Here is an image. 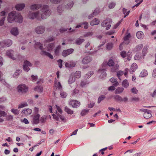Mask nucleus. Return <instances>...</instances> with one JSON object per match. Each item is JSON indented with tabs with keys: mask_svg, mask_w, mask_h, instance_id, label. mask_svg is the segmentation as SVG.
<instances>
[{
	"mask_svg": "<svg viewBox=\"0 0 156 156\" xmlns=\"http://www.w3.org/2000/svg\"><path fill=\"white\" fill-rule=\"evenodd\" d=\"M51 11L48 9V6L43 5L42 9L35 12L29 11L28 17L31 20L36 19L38 20L45 19L51 14Z\"/></svg>",
	"mask_w": 156,
	"mask_h": 156,
	"instance_id": "f257e3e1",
	"label": "nucleus"
},
{
	"mask_svg": "<svg viewBox=\"0 0 156 156\" xmlns=\"http://www.w3.org/2000/svg\"><path fill=\"white\" fill-rule=\"evenodd\" d=\"M35 47H38L41 51V53L42 55L48 57L51 59H53V57L49 52L52 50L55 45L54 43H50L47 44L45 43L44 45L45 48H44L43 45L39 42H36L35 44Z\"/></svg>",
	"mask_w": 156,
	"mask_h": 156,
	"instance_id": "f03ea898",
	"label": "nucleus"
},
{
	"mask_svg": "<svg viewBox=\"0 0 156 156\" xmlns=\"http://www.w3.org/2000/svg\"><path fill=\"white\" fill-rule=\"evenodd\" d=\"M17 13L15 11H12L9 13L7 17V20L8 22L12 23L16 19Z\"/></svg>",
	"mask_w": 156,
	"mask_h": 156,
	"instance_id": "7ed1b4c3",
	"label": "nucleus"
},
{
	"mask_svg": "<svg viewBox=\"0 0 156 156\" xmlns=\"http://www.w3.org/2000/svg\"><path fill=\"white\" fill-rule=\"evenodd\" d=\"M105 64H102V68L100 69L98 71V74L100 76L101 79L104 78L106 76V73L105 72L106 68L105 67Z\"/></svg>",
	"mask_w": 156,
	"mask_h": 156,
	"instance_id": "20e7f679",
	"label": "nucleus"
},
{
	"mask_svg": "<svg viewBox=\"0 0 156 156\" xmlns=\"http://www.w3.org/2000/svg\"><path fill=\"white\" fill-rule=\"evenodd\" d=\"M17 89L19 92L24 93L27 92L28 90V87L24 84L19 85L17 87Z\"/></svg>",
	"mask_w": 156,
	"mask_h": 156,
	"instance_id": "39448f33",
	"label": "nucleus"
},
{
	"mask_svg": "<svg viewBox=\"0 0 156 156\" xmlns=\"http://www.w3.org/2000/svg\"><path fill=\"white\" fill-rule=\"evenodd\" d=\"M111 22L110 19H107L102 22L101 26L102 27H105L106 30H108L111 27Z\"/></svg>",
	"mask_w": 156,
	"mask_h": 156,
	"instance_id": "423d86ee",
	"label": "nucleus"
},
{
	"mask_svg": "<svg viewBox=\"0 0 156 156\" xmlns=\"http://www.w3.org/2000/svg\"><path fill=\"white\" fill-rule=\"evenodd\" d=\"M131 37V36L130 33H127L126 34L124 38V41L122 43L120 44L119 46V48L120 50H121L122 49L121 48V46H122L123 44H128L130 43V39Z\"/></svg>",
	"mask_w": 156,
	"mask_h": 156,
	"instance_id": "0eeeda50",
	"label": "nucleus"
},
{
	"mask_svg": "<svg viewBox=\"0 0 156 156\" xmlns=\"http://www.w3.org/2000/svg\"><path fill=\"white\" fill-rule=\"evenodd\" d=\"M6 55L9 58L13 60H16L17 58V55L15 54L14 51L12 50H8L7 51Z\"/></svg>",
	"mask_w": 156,
	"mask_h": 156,
	"instance_id": "6e6552de",
	"label": "nucleus"
},
{
	"mask_svg": "<svg viewBox=\"0 0 156 156\" xmlns=\"http://www.w3.org/2000/svg\"><path fill=\"white\" fill-rule=\"evenodd\" d=\"M140 111L144 112V116L145 119H149L152 116L151 112L150 110L142 108L140 109Z\"/></svg>",
	"mask_w": 156,
	"mask_h": 156,
	"instance_id": "1a4fd4ad",
	"label": "nucleus"
},
{
	"mask_svg": "<svg viewBox=\"0 0 156 156\" xmlns=\"http://www.w3.org/2000/svg\"><path fill=\"white\" fill-rule=\"evenodd\" d=\"M120 55L123 58L127 57V59L128 60H130L132 56V52L130 51H129L127 54L125 51H123L121 52Z\"/></svg>",
	"mask_w": 156,
	"mask_h": 156,
	"instance_id": "9d476101",
	"label": "nucleus"
},
{
	"mask_svg": "<svg viewBox=\"0 0 156 156\" xmlns=\"http://www.w3.org/2000/svg\"><path fill=\"white\" fill-rule=\"evenodd\" d=\"M41 115L38 113L34 114L32 119V122L34 124H37L40 122Z\"/></svg>",
	"mask_w": 156,
	"mask_h": 156,
	"instance_id": "9b49d317",
	"label": "nucleus"
},
{
	"mask_svg": "<svg viewBox=\"0 0 156 156\" xmlns=\"http://www.w3.org/2000/svg\"><path fill=\"white\" fill-rule=\"evenodd\" d=\"M32 64L29 61L25 60L23 66L24 70L26 72H28L30 70V67L32 66Z\"/></svg>",
	"mask_w": 156,
	"mask_h": 156,
	"instance_id": "f8f14e48",
	"label": "nucleus"
},
{
	"mask_svg": "<svg viewBox=\"0 0 156 156\" xmlns=\"http://www.w3.org/2000/svg\"><path fill=\"white\" fill-rule=\"evenodd\" d=\"M69 104L72 107L76 108L79 107L80 105V103L76 100H72L69 102Z\"/></svg>",
	"mask_w": 156,
	"mask_h": 156,
	"instance_id": "ddd939ff",
	"label": "nucleus"
},
{
	"mask_svg": "<svg viewBox=\"0 0 156 156\" xmlns=\"http://www.w3.org/2000/svg\"><path fill=\"white\" fill-rule=\"evenodd\" d=\"M44 31V27L42 26L37 27L35 29V31L36 33L38 34L43 33Z\"/></svg>",
	"mask_w": 156,
	"mask_h": 156,
	"instance_id": "4468645a",
	"label": "nucleus"
},
{
	"mask_svg": "<svg viewBox=\"0 0 156 156\" xmlns=\"http://www.w3.org/2000/svg\"><path fill=\"white\" fill-rule=\"evenodd\" d=\"M25 6L24 3H19L16 5L15 8L16 9L19 11H20L23 9Z\"/></svg>",
	"mask_w": 156,
	"mask_h": 156,
	"instance_id": "2eb2a0df",
	"label": "nucleus"
},
{
	"mask_svg": "<svg viewBox=\"0 0 156 156\" xmlns=\"http://www.w3.org/2000/svg\"><path fill=\"white\" fill-rule=\"evenodd\" d=\"M73 51V49L72 48L64 50L62 52V55L63 56L65 57L69 55L72 54Z\"/></svg>",
	"mask_w": 156,
	"mask_h": 156,
	"instance_id": "dca6fc26",
	"label": "nucleus"
},
{
	"mask_svg": "<svg viewBox=\"0 0 156 156\" xmlns=\"http://www.w3.org/2000/svg\"><path fill=\"white\" fill-rule=\"evenodd\" d=\"M43 6H42L41 4H34L31 5L30 8L31 10L34 11L37 10L41 7L42 8Z\"/></svg>",
	"mask_w": 156,
	"mask_h": 156,
	"instance_id": "f3484780",
	"label": "nucleus"
},
{
	"mask_svg": "<svg viewBox=\"0 0 156 156\" xmlns=\"http://www.w3.org/2000/svg\"><path fill=\"white\" fill-rule=\"evenodd\" d=\"M92 60L91 58L89 56L85 57L82 60V62L83 64H86L90 62Z\"/></svg>",
	"mask_w": 156,
	"mask_h": 156,
	"instance_id": "a211bd4d",
	"label": "nucleus"
},
{
	"mask_svg": "<svg viewBox=\"0 0 156 156\" xmlns=\"http://www.w3.org/2000/svg\"><path fill=\"white\" fill-rule=\"evenodd\" d=\"M0 81L2 82L6 87H9V85L8 84L5 80V78L3 76V73L0 71Z\"/></svg>",
	"mask_w": 156,
	"mask_h": 156,
	"instance_id": "6ab92c4d",
	"label": "nucleus"
},
{
	"mask_svg": "<svg viewBox=\"0 0 156 156\" xmlns=\"http://www.w3.org/2000/svg\"><path fill=\"white\" fill-rule=\"evenodd\" d=\"M23 18L22 15L19 13H17L15 22L19 23H21L23 21Z\"/></svg>",
	"mask_w": 156,
	"mask_h": 156,
	"instance_id": "aec40b11",
	"label": "nucleus"
},
{
	"mask_svg": "<svg viewBox=\"0 0 156 156\" xmlns=\"http://www.w3.org/2000/svg\"><path fill=\"white\" fill-rule=\"evenodd\" d=\"M137 68V66L135 63H133L132 65L129 70V72L131 74H132L135 72Z\"/></svg>",
	"mask_w": 156,
	"mask_h": 156,
	"instance_id": "412c9836",
	"label": "nucleus"
},
{
	"mask_svg": "<svg viewBox=\"0 0 156 156\" xmlns=\"http://www.w3.org/2000/svg\"><path fill=\"white\" fill-rule=\"evenodd\" d=\"M2 43L4 44L5 47H8L10 46L12 44V41L10 39L4 40Z\"/></svg>",
	"mask_w": 156,
	"mask_h": 156,
	"instance_id": "4be33fe9",
	"label": "nucleus"
},
{
	"mask_svg": "<svg viewBox=\"0 0 156 156\" xmlns=\"http://www.w3.org/2000/svg\"><path fill=\"white\" fill-rule=\"evenodd\" d=\"M10 32L11 34L15 36L18 35L19 34L18 29L16 27L12 28Z\"/></svg>",
	"mask_w": 156,
	"mask_h": 156,
	"instance_id": "5701e85b",
	"label": "nucleus"
},
{
	"mask_svg": "<svg viewBox=\"0 0 156 156\" xmlns=\"http://www.w3.org/2000/svg\"><path fill=\"white\" fill-rule=\"evenodd\" d=\"M76 65L75 62H70L69 63L66 62L65 63V66L68 68L74 67Z\"/></svg>",
	"mask_w": 156,
	"mask_h": 156,
	"instance_id": "b1692460",
	"label": "nucleus"
},
{
	"mask_svg": "<svg viewBox=\"0 0 156 156\" xmlns=\"http://www.w3.org/2000/svg\"><path fill=\"white\" fill-rule=\"evenodd\" d=\"M32 112V109L29 108H24L22 111V113H24L26 115L31 114Z\"/></svg>",
	"mask_w": 156,
	"mask_h": 156,
	"instance_id": "393cba45",
	"label": "nucleus"
},
{
	"mask_svg": "<svg viewBox=\"0 0 156 156\" xmlns=\"http://www.w3.org/2000/svg\"><path fill=\"white\" fill-rule=\"evenodd\" d=\"M7 115V113L4 111L0 110V122H2L4 121L3 118L2 117H5Z\"/></svg>",
	"mask_w": 156,
	"mask_h": 156,
	"instance_id": "a878e982",
	"label": "nucleus"
},
{
	"mask_svg": "<svg viewBox=\"0 0 156 156\" xmlns=\"http://www.w3.org/2000/svg\"><path fill=\"white\" fill-rule=\"evenodd\" d=\"M129 85V83L127 80L125 79L122 82V85L125 88H128Z\"/></svg>",
	"mask_w": 156,
	"mask_h": 156,
	"instance_id": "bb28decb",
	"label": "nucleus"
},
{
	"mask_svg": "<svg viewBox=\"0 0 156 156\" xmlns=\"http://www.w3.org/2000/svg\"><path fill=\"white\" fill-rule=\"evenodd\" d=\"M109 81L112 83H114L113 85L114 86H117L119 85V83L117 81V79L114 78L112 77L110 79Z\"/></svg>",
	"mask_w": 156,
	"mask_h": 156,
	"instance_id": "cd10ccee",
	"label": "nucleus"
},
{
	"mask_svg": "<svg viewBox=\"0 0 156 156\" xmlns=\"http://www.w3.org/2000/svg\"><path fill=\"white\" fill-rule=\"evenodd\" d=\"M124 90V89L123 87H119L115 89V94H120L123 92Z\"/></svg>",
	"mask_w": 156,
	"mask_h": 156,
	"instance_id": "c85d7f7f",
	"label": "nucleus"
},
{
	"mask_svg": "<svg viewBox=\"0 0 156 156\" xmlns=\"http://www.w3.org/2000/svg\"><path fill=\"white\" fill-rule=\"evenodd\" d=\"M148 73L147 71L145 69L143 70L139 75V77H144L147 76Z\"/></svg>",
	"mask_w": 156,
	"mask_h": 156,
	"instance_id": "c756f323",
	"label": "nucleus"
},
{
	"mask_svg": "<svg viewBox=\"0 0 156 156\" xmlns=\"http://www.w3.org/2000/svg\"><path fill=\"white\" fill-rule=\"evenodd\" d=\"M100 20L97 18L94 19L90 23V25L91 26L97 25L99 23Z\"/></svg>",
	"mask_w": 156,
	"mask_h": 156,
	"instance_id": "7c9ffc66",
	"label": "nucleus"
},
{
	"mask_svg": "<svg viewBox=\"0 0 156 156\" xmlns=\"http://www.w3.org/2000/svg\"><path fill=\"white\" fill-rule=\"evenodd\" d=\"M54 87L58 90H61L62 89V87L60 82L57 83V81L55 80V81Z\"/></svg>",
	"mask_w": 156,
	"mask_h": 156,
	"instance_id": "2f4dec72",
	"label": "nucleus"
},
{
	"mask_svg": "<svg viewBox=\"0 0 156 156\" xmlns=\"http://www.w3.org/2000/svg\"><path fill=\"white\" fill-rule=\"evenodd\" d=\"M136 36L138 38L141 39L144 37V35L143 32L141 31H139L136 33Z\"/></svg>",
	"mask_w": 156,
	"mask_h": 156,
	"instance_id": "473e14b6",
	"label": "nucleus"
},
{
	"mask_svg": "<svg viewBox=\"0 0 156 156\" xmlns=\"http://www.w3.org/2000/svg\"><path fill=\"white\" fill-rule=\"evenodd\" d=\"M84 40V39L83 38L80 37L76 40V44L78 45H80L83 43Z\"/></svg>",
	"mask_w": 156,
	"mask_h": 156,
	"instance_id": "72a5a7b5",
	"label": "nucleus"
},
{
	"mask_svg": "<svg viewBox=\"0 0 156 156\" xmlns=\"http://www.w3.org/2000/svg\"><path fill=\"white\" fill-rule=\"evenodd\" d=\"M65 111L68 114L72 115L73 113V111L67 106H66L64 108Z\"/></svg>",
	"mask_w": 156,
	"mask_h": 156,
	"instance_id": "f704fd0d",
	"label": "nucleus"
},
{
	"mask_svg": "<svg viewBox=\"0 0 156 156\" xmlns=\"http://www.w3.org/2000/svg\"><path fill=\"white\" fill-rule=\"evenodd\" d=\"M143 58H144V57H143V56L141 55L140 54L138 53L136 54L134 57V59L135 60H139Z\"/></svg>",
	"mask_w": 156,
	"mask_h": 156,
	"instance_id": "c9c22d12",
	"label": "nucleus"
},
{
	"mask_svg": "<svg viewBox=\"0 0 156 156\" xmlns=\"http://www.w3.org/2000/svg\"><path fill=\"white\" fill-rule=\"evenodd\" d=\"M43 90V87L41 86H37L34 89L35 91L40 93L42 92Z\"/></svg>",
	"mask_w": 156,
	"mask_h": 156,
	"instance_id": "e433bc0d",
	"label": "nucleus"
},
{
	"mask_svg": "<svg viewBox=\"0 0 156 156\" xmlns=\"http://www.w3.org/2000/svg\"><path fill=\"white\" fill-rule=\"evenodd\" d=\"M119 66L118 64L115 65L114 67L111 69V71L114 72L116 71L119 69Z\"/></svg>",
	"mask_w": 156,
	"mask_h": 156,
	"instance_id": "4c0bfd02",
	"label": "nucleus"
},
{
	"mask_svg": "<svg viewBox=\"0 0 156 156\" xmlns=\"http://www.w3.org/2000/svg\"><path fill=\"white\" fill-rule=\"evenodd\" d=\"M28 106L27 103L26 102H23L19 104L18 106V108H21Z\"/></svg>",
	"mask_w": 156,
	"mask_h": 156,
	"instance_id": "58836bf2",
	"label": "nucleus"
},
{
	"mask_svg": "<svg viewBox=\"0 0 156 156\" xmlns=\"http://www.w3.org/2000/svg\"><path fill=\"white\" fill-rule=\"evenodd\" d=\"M22 72L21 70H17L13 74V77L15 78H17L19 76L20 74Z\"/></svg>",
	"mask_w": 156,
	"mask_h": 156,
	"instance_id": "ea45409f",
	"label": "nucleus"
},
{
	"mask_svg": "<svg viewBox=\"0 0 156 156\" xmlns=\"http://www.w3.org/2000/svg\"><path fill=\"white\" fill-rule=\"evenodd\" d=\"M73 75L71 74L68 80L69 84H71L73 83L75 81V78L73 77Z\"/></svg>",
	"mask_w": 156,
	"mask_h": 156,
	"instance_id": "a19ab883",
	"label": "nucleus"
},
{
	"mask_svg": "<svg viewBox=\"0 0 156 156\" xmlns=\"http://www.w3.org/2000/svg\"><path fill=\"white\" fill-rule=\"evenodd\" d=\"M107 65L109 66H113L114 65V61L112 59H110L108 62Z\"/></svg>",
	"mask_w": 156,
	"mask_h": 156,
	"instance_id": "79ce46f5",
	"label": "nucleus"
},
{
	"mask_svg": "<svg viewBox=\"0 0 156 156\" xmlns=\"http://www.w3.org/2000/svg\"><path fill=\"white\" fill-rule=\"evenodd\" d=\"M114 98L119 101L122 102V98L119 95H116L114 96Z\"/></svg>",
	"mask_w": 156,
	"mask_h": 156,
	"instance_id": "37998d69",
	"label": "nucleus"
},
{
	"mask_svg": "<svg viewBox=\"0 0 156 156\" xmlns=\"http://www.w3.org/2000/svg\"><path fill=\"white\" fill-rule=\"evenodd\" d=\"M89 111L88 109H86L82 111L80 114L82 116H83L87 114Z\"/></svg>",
	"mask_w": 156,
	"mask_h": 156,
	"instance_id": "c03bdc74",
	"label": "nucleus"
},
{
	"mask_svg": "<svg viewBox=\"0 0 156 156\" xmlns=\"http://www.w3.org/2000/svg\"><path fill=\"white\" fill-rule=\"evenodd\" d=\"M11 112L14 115H18L19 113V111L16 109L12 108L11 110Z\"/></svg>",
	"mask_w": 156,
	"mask_h": 156,
	"instance_id": "a18cd8bd",
	"label": "nucleus"
},
{
	"mask_svg": "<svg viewBox=\"0 0 156 156\" xmlns=\"http://www.w3.org/2000/svg\"><path fill=\"white\" fill-rule=\"evenodd\" d=\"M113 47V44L112 43H108L106 46V48L108 50L111 49Z\"/></svg>",
	"mask_w": 156,
	"mask_h": 156,
	"instance_id": "49530a36",
	"label": "nucleus"
},
{
	"mask_svg": "<svg viewBox=\"0 0 156 156\" xmlns=\"http://www.w3.org/2000/svg\"><path fill=\"white\" fill-rule=\"evenodd\" d=\"M73 76H75L76 78H79L81 76V72L80 71H77L74 74H72Z\"/></svg>",
	"mask_w": 156,
	"mask_h": 156,
	"instance_id": "de8ad7c7",
	"label": "nucleus"
},
{
	"mask_svg": "<svg viewBox=\"0 0 156 156\" xmlns=\"http://www.w3.org/2000/svg\"><path fill=\"white\" fill-rule=\"evenodd\" d=\"M123 74V72L121 70L117 72V76L119 80H121L120 77Z\"/></svg>",
	"mask_w": 156,
	"mask_h": 156,
	"instance_id": "09e8293b",
	"label": "nucleus"
},
{
	"mask_svg": "<svg viewBox=\"0 0 156 156\" xmlns=\"http://www.w3.org/2000/svg\"><path fill=\"white\" fill-rule=\"evenodd\" d=\"M58 116L61 120L63 122H66L67 121V119L65 117V116L61 115H59Z\"/></svg>",
	"mask_w": 156,
	"mask_h": 156,
	"instance_id": "8fccbe9b",
	"label": "nucleus"
},
{
	"mask_svg": "<svg viewBox=\"0 0 156 156\" xmlns=\"http://www.w3.org/2000/svg\"><path fill=\"white\" fill-rule=\"evenodd\" d=\"M105 98V97L104 95H101L98 98V103H100V102L102 100H104Z\"/></svg>",
	"mask_w": 156,
	"mask_h": 156,
	"instance_id": "3c124183",
	"label": "nucleus"
},
{
	"mask_svg": "<svg viewBox=\"0 0 156 156\" xmlns=\"http://www.w3.org/2000/svg\"><path fill=\"white\" fill-rule=\"evenodd\" d=\"M93 34V33L92 32H88L85 33L83 36L84 37H89L92 36Z\"/></svg>",
	"mask_w": 156,
	"mask_h": 156,
	"instance_id": "603ef678",
	"label": "nucleus"
},
{
	"mask_svg": "<svg viewBox=\"0 0 156 156\" xmlns=\"http://www.w3.org/2000/svg\"><path fill=\"white\" fill-rule=\"evenodd\" d=\"M127 9L125 8H123V14L125 15L124 18L126 17L129 14L130 12V11H128L127 12Z\"/></svg>",
	"mask_w": 156,
	"mask_h": 156,
	"instance_id": "864d4df0",
	"label": "nucleus"
},
{
	"mask_svg": "<svg viewBox=\"0 0 156 156\" xmlns=\"http://www.w3.org/2000/svg\"><path fill=\"white\" fill-rule=\"evenodd\" d=\"M60 48L61 46H58L56 47L55 51V54L56 55H57L59 54L60 50Z\"/></svg>",
	"mask_w": 156,
	"mask_h": 156,
	"instance_id": "5fc2aeb1",
	"label": "nucleus"
},
{
	"mask_svg": "<svg viewBox=\"0 0 156 156\" xmlns=\"http://www.w3.org/2000/svg\"><path fill=\"white\" fill-rule=\"evenodd\" d=\"M147 47H144L143 48V51H142V54L143 57H144V56H145L147 52Z\"/></svg>",
	"mask_w": 156,
	"mask_h": 156,
	"instance_id": "6e6d98bb",
	"label": "nucleus"
},
{
	"mask_svg": "<svg viewBox=\"0 0 156 156\" xmlns=\"http://www.w3.org/2000/svg\"><path fill=\"white\" fill-rule=\"evenodd\" d=\"M60 95L61 98H66V96L67 94L66 93L64 92L63 91H61L60 92Z\"/></svg>",
	"mask_w": 156,
	"mask_h": 156,
	"instance_id": "4d7b16f0",
	"label": "nucleus"
},
{
	"mask_svg": "<svg viewBox=\"0 0 156 156\" xmlns=\"http://www.w3.org/2000/svg\"><path fill=\"white\" fill-rule=\"evenodd\" d=\"M73 2H70L66 5V8L67 9H69L70 8L73 6Z\"/></svg>",
	"mask_w": 156,
	"mask_h": 156,
	"instance_id": "13d9d810",
	"label": "nucleus"
},
{
	"mask_svg": "<svg viewBox=\"0 0 156 156\" xmlns=\"http://www.w3.org/2000/svg\"><path fill=\"white\" fill-rule=\"evenodd\" d=\"M54 40V38L53 37H50L48 39H46L45 40V43H48V42H51L53 41Z\"/></svg>",
	"mask_w": 156,
	"mask_h": 156,
	"instance_id": "bf43d9fd",
	"label": "nucleus"
},
{
	"mask_svg": "<svg viewBox=\"0 0 156 156\" xmlns=\"http://www.w3.org/2000/svg\"><path fill=\"white\" fill-rule=\"evenodd\" d=\"M115 3L114 2L110 3L108 5V7L110 9H112L114 8L115 5Z\"/></svg>",
	"mask_w": 156,
	"mask_h": 156,
	"instance_id": "052dcab7",
	"label": "nucleus"
},
{
	"mask_svg": "<svg viewBox=\"0 0 156 156\" xmlns=\"http://www.w3.org/2000/svg\"><path fill=\"white\" fill-rule=\"evenodd\" d=\"M46 119V117L45 116H42L41 117H40V122L43 123L45 122V120Z\"/></svg>",
	"mask_w": 156,
	"mask_h": 156,
	"instance_id": "680f3d73",
	"label": "nucleus"
},
{
	"mask_svg": "<svg viewBox=\"0 0 156 156\" xmlns=\"http://www.w3.org/2000/svg\"><path fill=\"white\" fill-rule=\"evenodd\" d=\"M5 19V17H3L0 20V26H2L4 24Z\"/></svg>",
	"mask_w": 156,
	"mask_h": 156,
	"instance_id": "e2e57ef3",
	"label": "nucleus"
},
{
	"mask_svg": "<svg viewBox=\"0 0 156 156\" xmlns=\"http://www.w3.org/2000/svg\"><path fill=\"white\" fill-rule=\"evenodd\" d=\"M56 108L57 111L60 113L62 114L63 112L62 110L60 107L57 105H56Z\"/></svg>",
	"mask_w": 156,
	"mask_h": 156,
	"instance_id": "0e129e2a",
	"label": "nucleus"
},
{
	"mask_svg": "<svg viewBox=\"0 0 156 156\" xmlns=\"http://www.w3.org/2000/svg\"><path fill=\"white\" fill-rule=\"evenodd\" d=\"M57 10L59 13H62L63 11L62 6H59L57 8Z\"/></svg>",
	"mask_w": 156,
	"mask_h": 156,
	"instance_id": "69168bd1",
	"label": "nucleus"
},
{
	"mask_svg": "<svg viewBox=\"0 0 156 156\" xmlns=\"http://www.w3.org/2000/svg\"><path fill=\"white\" fill-rule=\"evenodd\" d=\"M115 87L116 86H114V85H113L109 87L108 89V90L112 91L115 90Z\"/></svg>",
	"mask_w": 156,
	"mask_h": 156,
	"instance_id": "338daca9",
	"label": "nucleus"
},
{
	"mask_svg": "<svg viewBox=\"0 0 156 156\" xmlns=\"http://www.w3.org/2000/svg\"><path fill=\"white\" fill-rule=\"evenodd\" d=\"M95 103L94 102H90V103L88 104V107L89 108H92L94 105Z\"/></svg>",
	"mask_w": 156,
	"mask_h": 156,
	"instance_id": "774afa93",
	"label": "nucleus"
}]
</instances>
